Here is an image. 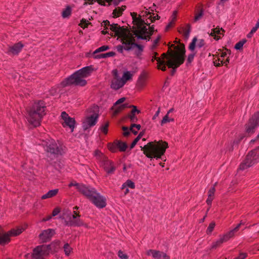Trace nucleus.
<instances>
[{
	"mask_svg": "<svg viewBox=\"0 0 259 259\" xmlns=\"http://www.w3.org/2000/svg\"><path fill=\"white\" fill-rule=\"evenodd\" d=\"M168 147V143L165 141H159L155 144L154 142H149L144 147L141 146V149L143 151L146 156L151 159H160L163 161L166 160L164 155L166 149Z\"/></svg>",
	"mask_w": 259,
	"mask_h": 259,
	"instance_id": "f257e3e1",
	"label": "nucleus"
},
{
	"mask_svg": "<svg viewBox=\"0 0 259 259\" xmlns=\"http://www.w3.org/2000/svg\"><path fill=\"white\" fill-rule=\"evenodd\" d=\"M46 108L44 101L38 100L34 102L29 109L27 110L29 122L34 127L39 126L42 117L46 114Z\"/></svg>",
	"mask_w": 259,
	"mask_h": 259,
	"instance_id": "f03ea898",
	"label": "nucleus"
},
{
	"mask_svg": "<svg viewBox=\"0 0 259 259\" xmlns=\"http://www.w3.org/2000/svg\"><path fill=\"white\" fill-rule=\"evenodd\" d=\"M121 42L123 46L118 45L117 46V50L118 52L122 53L124 49L127 51L133 50L135 48L137 50L135 51V55L138 57L142 55L144 51V47L135 42V39L133 36L124 35L121 39Z\"/></svg>",
	"mask_w": 259,
	"mask_h": 259,
	"instance_id": "7ed1b4c3",
	"label": "nucleus"
},
{
	"mask_svg": "<svg viewBox=\"0 0 259 259\" xmlns=\"http://www.w3.org/2000/svg\"><path fill=\"white\" fill-rule=\"evenodd\" d=\"M175 48L178 49L177 57L176 60L172 57H169L168 61H166L167 66L168 68H172L170 72L171 76L174 75L177 71V69L183 64L186 59V49L184 44H180L179 46L173 45Z\"/></svg>",
	"mask_w": 259,
	"mask_h": 259,
	"instance_id": "20e7f679",
	"label": "nucleus"
},
{
	"mask_svg": "<svg viewBox=\"0 0 259 259\" xmlns=\"http://www.w3.org/2000/svg\"><path fill=\"white\" fill-rule=\"evenodd\" d=\"M259 162V146L250 151L240 163L238 169L244 170Z\"/></svg>",
	"mask_w": 259,
	"mask_h": 259,
	"instance_id": "39448f33",
	"label": "nucleus"
},
{
	"mask_svg": "<svg viewBox=\"0 0 259 259\" xmlns=\"http://www.w3.org/2000/svg\"><path fill=\"white\" fill-rule=\"evenodd\" d=\"M259 126V111L254 112L244 125L245 132L248 136L253 135Z\"/></svg>",
	"mask_w": 259,
	"mask_h": 259,
	"instance_id": "423d86ee",
	"label": "nucleus"
},
{
	"mask_svg": "<svg viewBox=\"0 0 259 259\" xmlns=\"http://www.w3.org/2000/svg\"><path fill=\"white\" fill-rule=\"evenodd\" d=\"M42 145L45 151L54 157H57L60 155H62V149L59 146L56 141L53 140H49L48 141H44Z\"/></svg>",
	"mask_w": 259,
	"mask_h": 259,
	"instance_id": "0eeeda50",
	"label": "nucleus"
},
{
	"mask_svg": "<svg viewBox=\"0 0 259 259\" xmlns=\"http://www.w3.org/2000/svg\"><path fill=\"white\" fill-rule=\"evenodd\" d=\"M87 84V80L85 79H79L75 72L68 77L65 78L61 83V84L63 87H66L71 85L84 87Z\"/></svg>",
	"mask_w": 259,
	"mask_h": 259,
	"instance_id": "6e6552de",
	"label": "nucleus"
},
{
	"mask_svg": "<svg viewBox=\"0 0 259 259\" xmlns=\"http://www.w3.org/2000/svg\"><path fill=\"white\" fill-rule=\"evenodd\" d=\"M60 218L65 220L64 225L68 227H77L78 221H81L80 218L72 214L70 211H67L66 213H64Z\"/></svg>",
	"mask_w": 259,
	"mask_h": 259,
	"instance_id": "1a4fd4ad",
	"label": "nucleus"
},
{
	"mask_svg": "<svg viewBox=\"0 0 259 259\" xmlns=\"http://www.w3.org/2000/svg\"><path fill=\"white\" fill-rule=\"evenodd\" d=\"M22 231V228H18L17 229H11L5 234L0 233V245L4 246L8 244L11 241L10 237L18 236Z\"/></svg>",
	"mask_w": 259,
	"mask_h": 259,
	"instance_id": "9d476101",
	"label": "nucleus"
},
{
	"mask_svg": "<svg viewBox=\"0 0 259 259\" xmlns=\"http://www.w3.org/2000/svg\"><path fill=\"white\" fill-rule=\"evenodd\" d=\"M108 149L113 153H115L118 149L120 152H124L127 148V144L125 142L120 140H115L112 143H108Z\"/></svg>",
	"mask_w": 259,
	"mask_h": 259,
	"instance_id": "9b49d317",
	"label": "nucleus"
},
{
	"mask_svg": "<svg viewBox=\"0 0 259 259\" xmlns=\"http://www.w3.org/2000/svg\"><path fill=\"white\" fill-rule=\"evenodd\" d=\"M90 201L99 208H103L107 205L106 198L104 196L101 195L97 191L94 193Z\"/></svg>",
	"mask_w": 259,
	"mask_h": 259,
	"instance_id": "f8f14e48",
	"label": "nucleus"
},
{
	"mask_svg": "<svg viewBox=\"0 0 259 259\" xmlns=\"http://www.w3.org/2000/svg\"><path fill=\"white\" fill-rule=\"evenodd\" d=\"M61 116L62 119L64 120V122L62 124V126L64 127L66 126L69 127L71 130V132H73L76 123L74 118L70 117L65 111L61 113Z\"/></svg>",
	"mask_w": 259,
	"mask_h": 259,
	"instance_id": "ddd939ff",
	"label": "nucleus"
},
{
	"mask_svg": "<svg viewBox=\"0 0 259 259\" xmlns=\"http://www.w3.org/2000/svg\"><path fill=\"white\" fill-rule=\"evenodd\" d=\"M110 30L114 33H110V35L112 37H115L116 36H124L127 35L125 34L126 28L124 26H120L117 23H113L110 25Z\"/></svg>",
	"mask_w": 259,
	"mask_h": 259,
	"instance_id": "4468645a",
	"label": "nucleus"
},
{
	"mask_svg": "<svg viewBox=\"0 0 259 259\" xmlns=\"http://www.w3.org/2000/svg\"><path fill=\"white\" fill-rule=\"evenodd\" d=\"M55 234V231L53 229H48L43 230L39 235V238L42 243H46L50 241L52 237Z\"/></svg>",
	"mask_w": 259,
	"mask_h": 259,
	"instance_id": "2eb2a0df",
	"label": "nucleus"
},
{
	"mask_svg": "<svg viewBox=\"0 0 259 259\" xmlns=\"http://www.w3.org/2000/svg\"><path fill=\"white\" fill-rule=\"evenodd\" d=\"M96 191L95 188L87 187L82 184L78 188V192L85 196L89 200Z\"/></svg>",
	"mask_w": 259,
	"mask_h": 259,
	"instance_id": "dca6fc26",
	"label": "nucleus"
},
{
	"mask_svg": "<svg viewBox=\"0 0 259 259\" xmlns=\"http://www.w3.org/2000/svg\"><path fill=\"white\" fill-rule=\"evenodd\" d=\"M94 70L92 65L88 66L75 71L79 79H83V78L90 76Z\"/></svg>",
	"mask_w": 259,
	"mask_h": 259,
	"instance_id": "f3484780",
	"label": "nucleus"
},
{
	"mask_svg": "<svg viewBox=\"0 0 259 259\" xmlns=\"http://www.w3.org/2000/svg\"><path fill=\"white\" fill-rule=\"evenodd\" d=\"M49 254V252L46 248L40 247L37 249L36 246L33 249V253L31 256L32 258L44 259V256H48Z\"/></svg>",
	"mask_w": 259,
	"mask_h": 259,
	"instance_id": "a211bd4d",
	"label": "nucleus"
},
{
	"mask_svg": "<svg viewBox=\"0 0 259 259\" xmlns=\"http://www.w3.org/2000/svg\"><path fill=\"white\" fill-rule=\"evenodd\" d=\"M99 117L97 115H92L87 117L86 121L82 123V127L85 131L89 129L90 127L96 125L97 122V120Z\"/></svg>",
	"mask_w": 259,
	"mask_h": 259,
	"instance_id": "6ab92c4d",
	"label": "nucleus"
},
{
	"mask_svg": "<svg viewBox=\"0 0 259 259\" xmlns=\"http://www.w3.org/2000/svg\"><path fill=\"white\" fill-rule=\"evenodd\" d=\"M148 255H152L155 259H170L169 256L165 253L159 250L149 249L147 253Z\"/></svg>",
	"mask_w": 259,
	"mask_h": 259,
	"instance_id": "aec40b11",
	"label": "nucleus"
},
{
	"mask_svg": "<svg viewBox=\"0 0 259 259\" xmlns=\"http://www.w3.org/2000/svg\"><path fill=\"white\" fill-rule=\"evenodd\" d=\"M104 169L107 174H112L116 170V167L114 166L113 162L110 160L107 159L104 161Z\"/></svg>",
	"mask_w": 259,
	"mask_h": 259,
	"instance_id": "412c9836",
	"label": "nucleus"
},
{
	"mask_svg": "<svg viewBox=\"0 0 259 259\" xmlns=\"http://www.w3.org/2000/svg\"><path fill=\"white\" fill-rule=\"evenodd\" d=\"M147 74L145 71H143L140 75L136 85L139 89H142L145 84Z\"/></svg>",
	"mask_w": 259,
	"mask_h": 259,
	"instance_id": "4be33fe9",
	"label": "nucleus"
},
{
	"mask_svg": "<svg viewBox=\"0 0 259 259\" xmlns=\"http://www.w3.org/2000/svg\"><path fill=\"white\" fill-rule=\"evenodd\" d=\"M23 47L24 45L21 42L16 43L13 46L9 47V52L14 55H17Z\"/></svg>",
	"mask_w": 259,
	"mask_h": 259,
	"instance_id": "5701e85b",
	"label": "nucleus"
},
{
	"mask_svg": "<svg viewBox=\"0 0 259 259\" xmlns=\"http://www.w3.org/2000/svg\"><path fill=\"white\" fill-rule=\"evenodd\" d=\"M124 85V82H122L121 79H112L111 82L110 87L111 89L117 90Z\"/></svg>",
	"mask_w": 259,
	"mask_h": 259,
	"instance_id": "b1692460",
	"label": "nucleus"
},
{
	"mask_svg": "<svg viewBox=\"0 0 259 259\" xmlns=\"http://www.w3.org/2000/svg\"><path fill=\"white\" fill-rule=\"evenodd\" d=\"M222 31L223 32H225V30L222 28H220L219 27H217L215 28H213L211 29V32L210 33H209V35L211 36L214 37V39L215 40H219L221 38L220 36L216 35V34H222L221 31Z\"/></svg>",
	"mask_w": 259,
	"mask_h": 259,
	"instance_id": "393cba45",
	"label": "nucleus"
},
{
	"mask_svg": "<svg viewBox=\"0 0 259 259\" xmlns=\"http://www.w3.org/2000/svg\"><path fill=\"white\" fill-rule=\"evenodd\" d=\"M126 6H122L121 7H117L115 8L113 11L112 14L114 18H117L121 16L123 12L125 10Z\"/></svg>",
	"mask_w": 259,
	"mask_h": 259,
	"instance_id": "a878e982",
	"label": "nucleus"
},
{
	"mask_svg": "<svg viewBox=\"0 0 259 259\" xmlns=\"http://www.w3.org/2000/svg\"><path fill=\"white\" fill-rule=\"evenodd\" d=\"M116 55V53L114 52H109L104 54H98L97 55H95L93 58L94 59H101V58H106L110 57H114Z\"/></svg>",
	"mask_w": 259,
	"mask_h": 259,
	"instance_id": "bb28decb",
	"label": "nucleus"
},
{
	"mask_svg": "<svg viewBox=\"0 0 259 259\" xmlns=\"http://www.w3.org/2000/svg\"><path fill=\"white\" fill-rule=\"evenodd\" d=\"M59 191L58 189L51 190L49 191L46 194L41 196L42 199H46L47 198H51L57 195Z\"/></svg>",
	"mask_w": 259,
	"mask_h": 259,
	"instance_id": "cd10ccee",
	"label": "nucleus"
},
{
	"mask_svg": "<svg viewBox=\"0 0 259 259\" xmlns=\"http://www.w3.org/2000/svg\"><path fill=\"white\" fill-rule=\"evenodd\" d=\"M186 30L184 27H182L178 30V31L180 33H182V32H184V37L186 39H187L189 37V35L191 32V25L190 24H187L186 25Z\"/></svg>",
	"mask_w": 259,
	"mask_h": 259,
	"instance_id": "c85d7f7f",
	"label": "nucleus"
},
{
	"mask_svg": "<svg viewBox=\"0 0 259 259\" xmlns=\"http://www.w3.org/2000/svg\"><path fill=\"white\" fill-rule=\"evenodd\" d=\"M88 112L92 115H97L99 117V107L97 105H93L88 109Z\"/></svg>",
	"mask_w": 259,
	"mask_h": 259,
	"instance_id": "c756f323",
	"label": "nucleus"
},
{
	"mask_svg": "<svg viewBox=\"0 0 259 259\" xmlns=\"http://www.w3.org/2000/svg\"><path fill=\"white\" fill-rule=\"evenodd\" d=\"M234 235V233L233 232V231L231 230L226 234L223 235L222 236H220V238L224 243L228 241L231 238L233 237Z\"/></svg>",
	"mask_w": 259,
	"mask_h": 259,
	"instance_id": "7c9ffc66",
	"label": "nucleus"
},
{
	"mask_svg": "<svg viewBox=\"0 0 259 259\" xmlns=\"http://www.w3.org/2000/svg\"><path fill=\"white\" fill-rule=\"evenodd\" d=\"M72 9L70 6H67L62 12V17L64 18H68L71 14Z\"/></svg>",
	"mask_w": 259,
	"mask_h": 259,
	"instance_id": "2f4dec72",
	"label": "nucleus"
},
{
	"mask_svg": "<svg viewBox=\"0 0 259 259\" xmlns=\"http://www.w3.org/2000/svg\"><path fill=\"white\" fill-rule=\"evenodd\" d=\"M60 241L59 240H55L51 242L50 245L52 247L53 253L58 251L60 248Z\"/></svg>",
	"mask_w": 259,
	"mask_h": 259,
	"instance_id": "473e14b6",
	"label": "nucleus"
},
{
	"mask_svg": "<svg viewBox=\"0 0 259 259\" xmlns=\"http://www.w3.org/2000/svg\"><path fill=\"white\" fill-rule=\"evenodd\" d=\"M144 134V132H141L138 136L134 140L130 146V150L134 148L136 145L137 144L138 142L140 140V139L142 137V136Z\"/></svg>",
	"mask_w": 259,
	"mask_h": 259,
	"instance_id": "72a5a7b5",
	"label": "nucleus"
},
{
	"mask_svg": "<svg viewBox=\"0 0 259 259\" xmlns=\"http://www.w3.org/2000/svg\"><path fill=\"white\" fill-rule=\"evenodd\" d=\"M126 187H129L131 189H134L135 188V183L132 180H127L124 183L122 184L121 189H124Z\"/></svg>",
	"mask_w": 259,
	"mask_h": 259,
	"instance_id": "f704fd0d",
	"label": "nucleus"
},
{
	"mask_svg": "<svg viewBox=\"0 0 259 259\" xmlns=\"http://www.w3.org/2000/svg\"><path fill=\"white\" fill-rule=\"evenodd\" d=\"M134 35H135L138 39L146 40L147 41H149L150 40L151 36H150V34L139 35L136 32H134Z\"/></svg>",
	"mask_w": 259,
	"mask_h": 259,
	"instance_id": "c9c22d12",
	"label": "nucleus"
},
{
	"mask_svg": "<svg viewBox=\"0 0 259 259\" xmlns=\"http://www.w3.org/2000/svg\"><path fill=\"white\" fill-rule=\"evenodd\" d=\"M247 41V40L245 38L240 40L239 42L236 44L235 45L234 48L239 51H241L243 50V46L244 44Z\"/></svg>",
	"mask_w": 259,
	"mask_h": 259,
	"instance_id": "e433bc0d",
	"label": "nucleus"
},
{
	"mask_svg": "<svg viewBox=\"0 0 259 259\" xmlns=\"http://www.w3.org/2000/svg\"><path fill=\"white\" fill-rule=\"evenodd\" d=\"M109 49H110L109 46H107V45H105V46H101V47H100V48H98L97 49H96L93 53V57L95 55H97L96 54L100 53V52H104V51H107V50H109Z\"/></svg>",
	"mask_w": 259,
	"mask_h": 259,
	"instance_id": "4c0bfd02",
	"label": "nucleus"
},
{
	"mask_svg": "<svg viewBox=\"0 0 259 259\" xmlns=\"http://www.w3.org/2000/svg\"><path fill=\"white\" fill-rule=\"evenodd\" d=\"M133 75L131 73L130 71H127L123 73V77L121 78L122 82H124V84L127 80L132 79Z\"/></svg>",
	"mask_w": 259,
	"mask_h": 259,
	"instance_id": "58836bf2",
	"label": "nucleus"
},
{
	"mask_svg": "<svg viewBox=\"0 0 259 259\" xmlns=\"http://www.w3.org/2000/svg\"><path fill=\"white\" fill-rule=\"evenodd\" d=\"M63 248L65 255L69 256L72 250V248L70 246L68 243H66L64 245Z\"/></svg>",
	"mask_w": 259,
	"mask_h": 259,
	"instance_id": "ea45409f",
	"label": "nucleus"
},
{
	"mask_svg": "<svg viewBox=\"0 0 259 259\" xmlns=\"http://www.w3.org/2000/svg\"><path fill=\"white\" fill-rule=\"evenodd\" d=\"M197 41V38L196 36H195L192 40V41L190 42L189 46V49L191 51H194L196 48V44Z\"/></svg>",
	"mask_w": 259,
	"mask_h": 259,
	"instance_id": "a19ab883",
	"label": "nucleus"
},
{
	"mask_svg": "<svg viewBox=\"0 0 259 259\" xmlns=\"http://www.w3.org/2000/svg\"><path fill=\"white\" fill-rule=\"evenodd\" d=\"M148 30V29L146 26H142L140 27L138 31L136 32H137V33H138L139 35L147 34Z\"/></svg>",
	"mask_w": 259,
	"mask_h": 259,
	"instance_id": "79ce46f5",
	"label": "nucleus"
},
{
	"mask_svg": "<svg viewBox=\"0 0 259 259\" xmlns=\"http://www.w3.org/2000/svg\"><path fill=\"white\" fill-rule=\"evenodd\" d=\"M215 226V223L214 221H212L209 225L207 230H206V233L207 234H211L212 232L213 231L214 227Z\"/></svg>",
	"mask_w": 259,
	"mask_h": 259,
	"instance_id": "37998d69",
	"label": "nucleus"
},
{
	"mask_svg": "<svg viewBox=\"0 0 259 259\" xmlns=\"http://www.w3.org/2000/svg\"><path fill=\"white\" fill-rule=\"evenodd\" d=\"M89 24H91V23L87 20H86L85 19L82 18L80 20L79 26L84 29L85 28H87Z\"/></svg>",
	"mask_w": 259,
	"mask_h": 259,
	"instance_id": "c03bdc74",
	"label": "nucleus"
},
{
	"mask_svg": "<svg viewBox=\"0 0 259 259\" xmlns=\"http://www.w3.org/2000/svg\"><path fill=\"white\" fill-rule=\"evenodd\" d=\"M245 137V135L244 134H240L239 135L237 138L235 139L233 141V144H235V145H238L240 143V142L244 139V138Z\"/></svg>",
	"mask_w": 259,
	"mask_h": 259,
	"instance_id": "a18cd8bd",
	"label": "nucleus"
},
{
	"mask_svg": "<svg viewBox=\"0 0 259 259\" xmlns=\"http://www.w3.org/2000/svg\"><path fill=\"white\" fill-rule=\"evenodd\" d=\"M114 110L113 114L114 116H116L118 114H119L122 110H123L122 105H120L118 106H115L114 109L113 110Z\"/></svg>",
	"mask_w": 259,
	"mask_h": 259,
	"instance_id": "49530a36",
	"label": "nucleus"
},
{
	"mask_svg": "<svg viewBox=\"0 0 259 259\" xmlns=\"http://www.w3.org/2000/svg\"><path fill=\"white\" fill-rule=\"evenodd\" d=\"M195 54H196V53H193L190 54L188 55V58L187 60V62L186 64V66H188L189 64H190L192 63V62L194 60V56H195Z\"/></svg>",
	"mask_w": 259,
	"mask_h": 259,
	"instance_id": "de8ad7c7",
	"label": "nucleus"
},
{
	"mask_svg": "<svg viewBox=\"0 0 259 259\" xmlns=\"http://www.w3.org/2000/svg\"><path fill=\"white\" fill-rule=\"evenodd\" d=\"M108 126L109 122H108L101 126L100 130L104 134L106 135L107 134L108 131Z\"/></svg>",
	"mask_w": 259,
	"mask_h": 259,
	"instance_id": "09e8293b",
	"label": "nucleus"
},
{
	"mask_svg": "<svg viewBox=\"0 0 259 259\" xmlns=\"http://www.w3.org/2000/svg\"><path fill=\"white\" fill-rule=\"evenodd\" d=\"M126 100V98L122 97L118 99L115 103H114L113 106L111 108V110H113L115 106L120 105V104L124 102Z\"/></svg>",
	"mask_w": 259,
	"mask_h": 259,
	"instance_id": "8fccbe9b",
	"label": "nucleus"
},
{
	"mask_svg": "<svg viewBox=\"0 0 259 259\" xmlns=\"http://www.w3.org/2000/svg\"><path fill=\"white\" fill-rule=\"evenodd\" d=\"M155 60H156L157 61L158 64H164L166 63V61L165 60H161V58L157 57H152V58L151 59V61L153 62Z\"/></svg>",
	"mask_w": 259,
	"mask_h": 259,
	"instance_id": "3c124183",
	"label": "nucleus"
},
{
	"mask_svg": "<svg viewBox=\"0 0 259 259\" xmlns=\"http://www.w3.org/2000/svg\"><path fill=\"white\" fill-rule=\"evenodd\" d=\"M224 242L221 240V239L220 238L219 239H218L215 242H214L211 246L212 248H217V247L220 246L222 244H223Z\"/></svg>",
	"mask_w": 259,
	"mask_h": 259,
	"instance_id": "603ef678",
	"label": "nucleus"
},
{
	"mask_svg": "<svg viewBox=\"0 0 259 259\" xmlns=\"http://www.w3.org/2000/svg\"><path fill=\"white\" fill-rule=\"evenodd\" d=\"M204 10L202 8L200 9L199 12L196 14L194 17V22H196L199 20L203 15Z\"/></svg>",
	"mask_w": 259,
	"mask_h": 259,
	"instance_id": "864d4df0",
	"label": "nucleus"
},
{
	"mask_svg": "<svg viewBox=\"0 0 259 259\" xmlns=\"http://www.w3.org/2000/svg\"><path fill=\"white\" fill-rule=\"evenodd\" d=\"M130 108H132V110L131 111L130 113L133 114H139L141 113V111L137 109V107L136 106L131 105L129 107Z\"/></svg>",
	"mask_w": 259,
	"mask_h": 259,
	"instance_id": "5fc2aeb1",
	"label": "nucleus"
},
{
	"mask_svg": "<svg viewBox=\"0 0 259 259\" xmlns=\"http://www.w3.org/2000/svg\"><path fill=\"white\" fill-rule=\"evenodd\" d=\"M127 117L130 119V121L132 122H136L138 120L135 114L130 113V114L127 115Z\"/></svg>",
	"mask_w": 259,
	"mask_h": 259,
	"instance_id": "6e6d98bb",
	"label": "nucleus"
},
{
	"mask_svg": "<svg viewBox=\"0 0 259 259\" xmlns=\"http://www.w3.org/2000/svg\"><path fill=\"white\" fill-rule=\"evenodd\" d=\"M40 247L46 248L47 249V250L48 251L49 254H50V253H53V250L52 249V247H51V245H50V244H48V245H40L37 246V249L40 248Z\"/></svg>",
	"mask_w": 259,
	"mask_h": 259,
	"instance_id": "4d7b16f0",
	"label": "nucleus"
},
{
	"mask_svg": "<svg viewBox=\"0 0 259 259\" xmlns=\"http://www.w3.org/2000/svg\"><path fill=\"white\" fill-rule=\"evenodd\" d=\"M161 56L162 58V60H164V59H166L167 60L166 61H168V60H169V57H172L174 58V60H176L177 57V55H176V56H169L166 53H164L161 54Z\"/></svg>",
	"mask_w": 259,
	"mask_h": 259,
	"instance_id": "13d9d810",
	"label": "nucleus"
},
{
	"mask_svg": "<svg viewBox=\"0 0 259 259\" xmlns=\"http://www.w3.org/2000/svg\"><path fill=\"white\" fill-rule=\"evenodd\" d=\"M122 130L123 131V135L124 137H127L130 136V132L129 131V129L127 126H123L122 127Z\"/></svg>",
	"mask_w": 259,
	"mask_h": 259,
	"instance_id": "bf43d9fd",
	"label": "nucleus"
},
{
	"mask_svg": "<svg viewBox=\"0 0 259 259\" xmlns=\"http://www.w3.org/2000/svg\"><path fill=\"white\" fill-rule=\"evenodd\" d=\"M105 2L109 3V6L111 5V3H113V4L115 6H117L119 5L120 2L123 1V0H105Z\"/></svg>",
	"mask_w": 259,
	"mask_h": 259,
	"instance_id": "052dcab7",
	"label": "nucleus"
},
{
	"mask_svg": "<svg viewBox=\"0 0 259 259\" xmlns=\"http://www.w3.org/2000/svg\"><path fill=\"white\" fill-rule=\"evenodd\" d=\"M118 256L121 259H128V255L124 253L121 250L118 251Z\"/></svg>",
	"mask_w": 259,
	"mask_h": 259,
	"instance_id": "680f3d73",
	"label": "nucleus"
},
{
	"mask_svg": "<svg viewBox=\"0 0 259 259\" xmlns=\"http://www.w3.org/2000/svg\"><path fill=\"white\" fill-rule=\"evenodd\" d=\"M131 15L133 20V23L134 24H137V21L138 20V17H137V13L136 12H132L131 13Z\"/></svg>",
	"mask_w": 259,
	"mask_h": 259,
	"instance_id": "e2e57ef3",
	"label": "nucleus"
},
{
	"mask_svg": "<svg viewBox=\"0 0 259 259\" xmlns=\"http://www.w3.org/2000/svg\"><path fill=\"white\" fill-rule=\"evenodd\" d=\"M160 39V36L159 35L153 41L152 45L151 47V50H154L157 46Z\"/></svg>",
	"mask_w": 259,
	"mask_h": 259,
	"instance_id": "0e129e2a",
	"label": "nucleus"
},
{
	"mask_svg": "<svg viewBox=\"0 0 259 259\" xmlns=\"http://www.w3.org/2000/svg\"><path fill=\"white\" fill-rule=\"evenodd\" d=\"M169 117H168V114H166L162 118L161 121V125H163L164 124L169 122Z\"/></svg>",
	"mask_w": 259,
	"mask_h": 259,
	"instance_id": "69168bd1",
	"label": "nucleus"
},
{
	"mask_svg": "<svg viewBox=\"0 0 259 259\" xmlns=\"http://www.w3.org/2000/svg\"><path fill=\"white\" fill-rule=\"evenodd\" d=\"M166 53L169 56H176L177 55V51H174L170 48V47L168 48V50Z\"/></svg>",
	"mask_w": 259,
	"mask_h": 259,
	"instance_id": "338daca9",
	"label": "nucleus"
},
{
	"mask_svg": "<svg viewBox=\"0 0 259 259\" xmlns=\"http://www.w3.org/2000/svg\"><path fill=\"white\" fill-rule=\"evenodd\" d=\"M60 212V208L59 207L55 208L52 213V217H55Z\"/></svg>",
	"mask_w": 259,
	"mask_h": 259,
	"instance_id": "774afa93",
	"label": "nucleus"
}]
</instances>
